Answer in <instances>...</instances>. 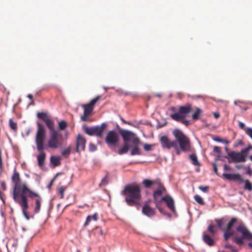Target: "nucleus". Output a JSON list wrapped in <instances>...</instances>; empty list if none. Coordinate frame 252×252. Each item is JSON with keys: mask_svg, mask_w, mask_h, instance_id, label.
<instances>
[{"mask_svg": "<svg viewBox=\"0 0 252 252\" xmlns=\"http://www.w3.org/2000/svg\"><path fill=\"white\" fill-rule=\"evenodd\" d=\"M105 140L109 147H117L119 142V135L115 131L111 130L107 133Z\"/></svg>", "mask_w": 252, "mask_h": 252, "instance_id": "obj_10", "label": "nucleus"}, {"mask_svg": "<svg viewBox=\"0 0 252 252\" xmlns=\"http://www.w3.org/2000/svg\"><path fill=\"white\" fill-rule=\"evenodd\" d=\"M244 183V189L245 190H248L249 191H252V184L248 180H244L243 182Z\"/></svg>", "mask_w": 252, "mask_h": 252, "instance_id": "obj_29", "label": "nucleus"}, {"mask_svg": "<svg viewBox=\"0 0 252 252\" xmlns=\"http://www.w3.org/2000/svg\"><path fill=\"white\" fill-rule=\"evenodd\" d=\"M175 150H176L177 154V155H180V151H179V149H178V148L177 149H175Z\"/></svg>", "mask_w": 252, "mask_h": 252, "instance_id": "obj_63", "label": "nucleus"}, {"mask_svg": "<svg viewBox=\"0 0 252 252\" xmlns=\"http://www.w3.org/2000/svg\"><path fill=\"white\" fill-rule=\"evenodd\" d=\"M98 219V215L96 213H94L93 215H89L87 218L86 221L84 224V226L86 227L88 225L91 220L96 221Z\"/></svg>", "mask_w": 252, "mask_h": 252, "instance_id": "obj_24", "label": "nucleus"}, {"mask_svg": "<svg viewBox=\"0 0 252 252\" xmlns=\"http://www.w3.org/2000/svg\"><path fill=\"white\" fill-rule=\"evenodd\" d=\"M107 176L104 177L101 181V185H105L107 184Z\"/></svg>", "mask_w": 252, "mask_h": 252, "instance_id": "obj_53", "label": "nucleus"}, {"mask_svg": "<svg viewBox=\"0 0 252 252\" xmlns=\"http://www.w3.org/2000/svg\"><path fill=\"white\" fill-rule=\"evenodd\" d=\"M50 163L53 167L58 166L61 165V159L60 157L52 156L50 157Z\"/></svg>", "mask_w": 252, "mask_h": 252, "instance_id": "obj_22", "label": "nucleus"}, {"mask_svg": "<svg viewBox=\"0 0 252 252\" xmlns=\"http://www.w3.org/2000/svg\"><path fill=\"white\" fill-rule=\"evenodd\" d=\"M66 187L62 186L58 188V194L60 195L61 198H63L64 197V192L65 190L66 189Z\"/></svg>", "mask_w": 252, "mask_h": 252, "instance_id": "obj_34", "label": "nucleus"}, {"mask_svg": "<svg viewBox=\"0 0 252 252\" xmlns=\"http://www.w3.org/2000/svg\"><path fill=\"white\" fill-rule=\"evenodd\" d=\"M44 122H45L46 126L48 127V128L50 130V133H52V132H53V131H58V130H56L55 129L54 122L51 119L48 118L46 120H45Z\"/></svg>", "mask_w": 252, "mask_h": 252, "instance_id": "obj_23", "label": "nucleus"}, {"mask_svg": "<svg viewBox=\"0 0 252 252\" xmlns=\"http://www.w3.org/2000/svg\"><path fill=\"white\" fill-rule=\"evenodd\" d=\"M154 145L145 144L143 146V148L146 151H151L153 150L152 147Z\"/></svg>", "mask_w": 252, "mask_h": 252, "instance_id": "obj_42", "label": "nucleus"}, {"mask_svg": "<svg viewBox=\"0 0 252 252\" xmlns=\"http://www.w3.org/2000/svg\"><path fill=\"white\" fill-rule=\"evenodd\" d=\"M28 98H29L31 100H32V98H33V96H32V94H28Z\"/></svg>", "mask_w": 252, "mask_h": 252, "instance_id": "obj_62", "label": "nucleus"}, {"mask_svg": "<svg viewBox=\"0 0 252 252\" xmlns=\"http://www.w3.org/2000/svg\"><path fill=\"white\" fill-rule=\"evenodd\" d=\"M246 133L252 139V128L251 127H247L245 129Z\"/></svg>", "mask_w": 252, "mask_h": 252, "instance_id": "obj_44", "label": "nucleus"}, {"mask_svg": "<svg viewBox=\"0 0 252 252\" xmlns=\"http://www.w3.org/2000/svg\"><path fill=\"white\" fill-rule=\"evenodd\" d=\"M43 150L38 151L39 155L37 156L38 165L40 167H42L44 165V161L46 158V154Z\"/></svg>", "mask_w": 252, "mask_h": 252, "instance_id": "obj_20", "label": "nucleus"}, {"mask_svg": "<svg viewBox=\"0 0 252 252\" xmlns=\"http://www.w3.org/2000/svg\"><path fill=\"white\" fill-rule=\"evenodd\" d=\"M214 116L216 119H218L220 117V114L218 113H215Z\"/></svg>", "mask_w": 252, "mask_h": 252, "instance_id": "obj_57", "label": "nucleus"}, {"mask_svg": "<svg viewBox=\"0 0 252 252\" xmlns=\"http://www.w3.org/2000/svg\"><path fill=\"white\" fill-rule=\"evenodd\" d=\"M251 240H252V238L251 239ZM248 245L250 247L252 248V242H251V243H249L248 244Z\"/></svg>", "mask_w": 252, "mask_h": 252, "instance_id": "obj_64", "label": "nucleus"}, {"mask_svg": "<svg viewBox=\"0 0 252 252\" xmlns=\"http://www.w3.org/2000/svg\"><path fill=\"white\" fill-rule=\"evenodd\" d=\"M95 230L97 231V233L99 235H100L101 236H102L103 235V232L101 228H100L99 227H96L95 228Z\"/></svg>", "mask_w": 252, "mask_h": 252, "instance_id": "obj_50", "label": "nucleus"}, {"mask_svg": "<svg viewBox=\"0 0 252 252\" xmlns=\"http://www.w3.org/2000/svg\"><path fill=\"white\" fill-rule=\"evenodd\" d=\"M71 148L70 146L68 147L66 149L63 150L62 152V155L65 157H68L71 153Z\"/></svg>", "mask_w": 252, "mask_h": 252, "instance_id": "obj_36", "label": "nucleus"}, {"mask_svg": "<svg viewBox=\"0 0 252 252\" xmlns=\"http://www.w3.org/2000/svg\"><path fill=\"white\" fill-rule=\"evenodd\" d=\"M225 151H226V153H227V155H228V153H231V152H229V150H228V148L227 147H226L225 148ZM226 158H228V157H226Z\"/></svg>", "mask_w": 252, "mask_h": 252, "instance_id": "obj_61", "label": "nucleus"}, {"mask_svg": "<svg viewBox=\"0 0 252 252\" xmlns=\"http://www.w3.org/2000/svg\"><path fill=\"white\" fill-rule=\"evenodd\" d=\"M237 221V219L235 218H233L231 219V220L228 222L227 225L226 229L231 230V228L234 224V223Z\"/></svg>", "mask_w": 252, "mask_h": 252, "instance_id": "obj_35", "label": "nucleus"}, {"mask_svg": "<svg viewBox=\"0 0 252 252\" xmlns=\"http://www.w3.org/2000/svg\"><path fill=\"white\" fill-rule=\"evenodd\" d=\"M193 111L192 105L187 103L185 105L180 106L179 107L178 112L170 114V117L174 121L180 122L186 126L190 124L189 121L186 118L187 115Z\"/></svg>", "mask_w": 252, "mask_h": 252, "instance_id": "obj_3", "label": "nucleus"}, {"mask_svg": "<svg viewBox=\"0 0 252 252\" xmlns=\"http://www.w3.org/2000/svg\"><path fill=\"white\" fill-rule=\"evenodd\" d=\"M11 180L14 185L13 189V198L21 207L24 217L29 220L30 216L28 213L29 208L28 198L35 199L34 212L37 214L40 211L42 197L37 192L30 189L26 183L21 181L20 174L16 169L14 170Z\"/></svg>", "mask_w": 252, "mask_h": 252, "instance_id": "obj_1", "label": "nucleus"}, {"mask_svg": "<svg viewBox=\"0 0 252 252\" xmlns=\"http://www.w3.org/2000/svg\"><path fill=\"white\" fill-rule=\"evenodd\" d=\"M100 98V95H97L89 103L82 105V107L84 108L83 115L81 117L82 121L86 122L88 121V117L92 114L95 104Z\"/></svg>", "mask_w": 252, "mask_h": 252, "instance_id": "obj_8", "label": "nucleus"}, {"mask_svg": "<svg viewBox=\"0 0 252 252\" xmlns=\"http://www.w3.org/2000/svg\"><path fill=\"white\" fill-rule=\"evenodd\" d=\"M142 213L149 218L154 217L156 214L155 208H152L149 204H145L142 208Z\"/></svg>", "mask_w": 252, "mask_h": 252, "instance_id": "obj_18", "label": "nucleus"}, {"mask_svg": "<svg viewBox=\"0 0 252 252\" xmlns=\"http://www.w3.org/2000/svg\"><path fill=\"white\" fill-rule=\"evenodd\" d=\"M62 135L59 131L50 133V137L48 140V147L50 149H56L60 148L62 143L61 140Z\"/></svg>", "mask_w": 252, "mask_h": 252, "instance_id": "obj_7", "label": "nucleus"}, {"mask_svg": "<svg viewBox=\"0 0 252 252\" xmlns=\"http://www.w3.org/2000/svg\"><path fill=\"white\" fill-rule=\"evenodd\" d=\"M129 147L128 143H124V146L119 149L118 153L119 155H123L126 153L128 151Z\"/></svg>", "mask_w": 252, "mask_h": 252, "instance_id": "obj_28", "label": "nucleus"}, {"mask_svg": "<svg viewBox=\"0 0 252 252\" xmlns=\"http://www.w3.org/2000/svg\"><path fill=\"white\" fill-rule=\"evenodd\" d=\"M37 116L38 118L42 120L44 122L48 118V117L47 116L46 113L44 112L38 113L37 114Z\"/></svg>", "mask_w": 252, "mask_h": 252, "instance_id": "obj_40", "label": "nucleus"}, {"mask_svg": "<svg viewBox=\"0 0 252 252\" xmlns=\"http://www.w3.org/2000/svg\"><path fill=\"white\" fill-rule=\"evenodd\" d=\"M122 194L125 196V201L128 205L135 206L138 208L141 198V188L139 185H126L122 191Z\"/></svg>", "mask_w": 252, "mask_h": 252, "instance_id": "obj_2", "label": "nucleus"}, {"mask_svg": "<svg viewBox=\"0 0 252 252\" xmlns=\"http://www.w3.org/2000/svg\"><path fill=\"white\" fill-rule=\"evenodd\" d=\"M96 149V147L93 143H90L89 144V150L91 151H94Z\"/></svg>", "mask_w": 252, "mask_h": 252, "instance_id": "obj_49", "label": "nucleus"}, {"mask_svg": "<svg viewBox=\"0 0 252 252\" xmlns=\"http://www.w3.org/2000/svg\"><path fill=\"white\" fill-rule=\"evenodd\" d=\"M243 144V142L241 139H238L234 144V147H236L239 145H242Z\"/></svg>", "mask_w": 252, "mask_h": 252, "instance_id": "obj_46", "label": "nucleus"}, {"mask_svg": "<svg viewBox=\"0 0 252 252\" xmlns=\"http://www.w3.org/2000/svg\"><path fill=\"white\" fill-rule=\"evenodd\" d=\"M140 143V140H138L136 143H133L132 147V149L131 150V155L132 156L134 155H140L141 154L140 149L138 147Z\"/></svg>", "mask_w": 252, "mask_h": 252, "instance_id": "obj_21", "label": "nucleus"}, {"mask_svg": "<svg viewBox=\"0 0 252 252\" xmlns=\"http://www.w3.org/2000/svg\"><path fill=\"white\" fill-rule=\"evenodd\" d=\"M0 185H1L2 189L3 190H5L7 189L5 183L4 181H1V182H0Z\"/></svg>", "mask_w": 252, "mask_h": 252, "instance_id": "obj_51", "label": "nucleus"}, {"mask_svg": "<svg viewBox=\"0 0 252 252\" xmlns=\"http://www.w3.org/2000/svg\"><path fill=\"white\" fill-rule=\"evenodd\" d=\"M202 113V111L198 107L195 108L194 113L192 115V119L193 120H197L200 118V115Z\"/></svg>", "mask_w": 252, "mask_h": 252, "instance_id": "obj_27", "label": "nucleus"}, {"mask_svg": "<svg viewBox=\"0 0 252 252\" xmlns=\"http://www.w3.org/2000/svg\"><path fill=\"white\" fill-rule=\"evenodd\" d=\"M198 188L203 192H206L208 190L209 187V186H199Z\"/></svg>", "mask_w": 252, "mask_h": 252, "instance_id": "obj_47", "label": "nucleus"}, {"mask_svg": "<svg viewBox=\"0 0 252 252\" xmlns=\"http://www.w3.org/2000/svg\"><path fill=\"white\" fill-rule=\"evenodd\" d=\"M237 230L242 234V236H237L234 238L233 241L236 244L241 245L244 243V239L251 240L252 238V233L249 231L244 224L239 225L237 228Z\"/></svg>", "mask_w": 252, "mask_h": 252, "instance_id": "obj_6", "label": "nucleus"}, {"mask_svg": "<svg viewBox=\"0 0 252 252\" xmlns=\"http://www.w3.org/2000/svg\"><path fill=\"white\" fill-rule=\"evenodd\" d=\"M59 126L60 129L64 130L67 126V124L65 121H62L59 123Z\"/></svg>", "mask_w": 252, "mask_h": 252, "instance_id": "obj_41", "label": "nucleus"}, {"mask_svg": "<svg viewBox=\"0 0 252 252\" xmlns=\"http://www.w3.org/2000/svg\"><path fill=\"white\" fill-rule=\"evenodd\" d=\"M158 189L156 190L153 192V198L154 203L160 202L161 201H158V198L159 196L161 195V194L165 191H166V189L163 185V184L160 182H158Z\"/></svg>", "mask_w": 252, "mask_h": 252, "instance_id": "obj_16", "label": "nucleus"}, {"mask_svg": "<svg viewBox=\"0 0 252 252\" xmlns=\"http://www.w3.org/2000/svg\"><path fill=\"white\" fill-rule=\"evenodd\" d=\"M223 142H222V143H224L226 144V145H228L229 143V142L227 140H226V139H223Z\"/></svg>", "mask_w": 252, "mask_h": 252, "instance_id": "obj_60", "label": "nucleus"}, {"mask_svg": "<svg viewBox=\"0 0 252 252\" xmlns=\"http://www.w3.org/2000/svg\"><path fill=\"white\" fill-rule=\"evenodd\" d=\"M56 176L50 182V184L49 185V187H51L52 184H53V183L54 182V180H55V178H56Z\"/></svg>", "mask_w": 252, "mask_h": 252, "instance_id": "obj_58", "label": "nucleus"}, {"mask_svg": "<svg viewBox=\"0 0 252 252\" xmlns=\"http://www.w3.org/2000/svg\"><path fill=\"white\" fill-rule=\"evenodd\" d=\"M214 228L215 226L212 224L209 225L208 227V230L212 236H214L217 233V230Z\"/></svg>", "mask_w": 252, "mask_h": 252, "instance_id": "obj_39", "label": "nucleus"}, {"mask_svg": "<svg viewBox=\"0 0 252 252\" xmlns=\"http://www.w3.org/2000/svg\"><path fill=\"white\" fill-rule=\"evenodd\" d=\"M246 174L249 175V176H251L252 175V169L250 167L248 166L246 167Z\"/></svg>", "mask_w": 252, "mask_h": 252, "instance_id": "obj_48", "label": "nucleus"}, {"mask_svg": "<svg viewBox=\"0 0 252 252\" xmlns=\"http://www.w3.org/2000/svg\"><path fill=\"white\" fill-rule=\"evenodd\" d=\"M224 169L225 170H230V167L229 166H228V165H227V164H224Z\"/></svg>", "mask_w": 252, "mask_h": 252, "instance_id": "obj_55", "label": "nucleus"}, {"mask_svg": "<svg viewBox=\"0 0 252 252\" xmlns=\"http://www.w3.org/2000/svg\"><path fill=\"white\" fill-rule=\"evenodd\" d=\"M250 150H252V145L251 144L240 151L241 155L244 158V159H245V161L247 160V158L249 154Z\"/></svg>", "mask_w": 252, "mask_h": 252, "instance_id": "obj_26", "label": "nucleus"}, {"mask_svg": "<svg viewBox=\"0 0 252 252\" xmlns=\"http://www.w3.org/2000/svg\"><path fill=\"white\" fill-rule=\"evenodd\" d=\"M213 139H214V141L218 142H221H221H223V139L220 138L219 137H215Z\"/></svg>", "mask_w": 252, "mask_h": 252, "instance_id": "obj_54", "label": "nucleus"}, {"mask_svg": "<svg viewBox=\"0 0 252 252\" xmlns=\"http://www.w3.org/2000/svg\"><path fill=\"white\" fill-rule=\"evenodd\" d=\"M202 240L204 243L209 246L212 247L215 245L216 241L214 239V236L204 232L202 235Z\"/></svg>", "mask_w": 252, "mask_h": 252, "instance_id": "obj_17", "label": "nucleus"}, {"mask_svg": "<svg viewBox=\"0 0 252 252\" xmlns=\"http://www.w3.org/2000/svg\"><path fill=\"white\" fill-rule=\"evenodd\" d=\"M160 181L158 180L156 181H152L149 179H144L143 181V184L146 188H150L154 184H158V182Z\"/></svg>", "mask_w": 252, "mask_h": 252, "instance_id": "obj_25", "label": "nucleus"}, {"mask_svg": "<svg viewBox=\"0 0 252 252\" xmlns=\"http://www.w3.org/2000/svg\"><path fill=\"white\" fill-rule=\"evenodd\" d=\"M159 142L163 149H170L171 148L178 149L177 142L170 140L166 135L161 136L159 138Z\"/></svg>", "mask_w": 252, "mask_h": 252, "instance_id": "obj_11", "label": "nucleus"}, {"mask_svg": "<svg viewBox=\"0 0 252 252\" xmlns=\"http://www.w3.org/2000/svg\"><path fill=\"white\" fill-rule=\"evenodd\" d=\"M190 159L191 160L192 163L196 166H199L200 164L198 161L197 158L195 154H191L189 156Z\"/></svg>", "mask_w": 252, "mask_h": 252, "instance_id": "obj_31", "label": "nucleus"}, {"mask_svg": "<svg viewBox=\"0 0 252 252\" xmlns=\"http://www.w3.org/2000/svg\"><path fill=\"white\" fill-rule=\"evenodd\" d=\"M233 234V231L231 230L226 229L223 234L224 239L225 241H227L229 237Z\"/></svg>", "mask_w": 252, "mask_h": 252, "instance_id": "obj_33", "label": "nucleus"}, {"mask_svg": "<svg viewBox=\"0 0 252 252\" xmlns=\"http://www.w3.org/2000/svg\"><path fill=\"white\" fill-rule=\"evenodd\" d=\"M124 143H128L131 141L132 143H136L139 139L133 133L127 130L124 131L121 133Z\"/></svg>", "mask_w": 252, "mask_h": 252, "instance_id": "obj_14", "label": "nucleus"}, {"mask_svg": "<svg viewBox=\"0 0 252 252\" xmlns=\"http://www.w3.org/2000/svg\"><path fill=\"white\" fill-rule=\"evenodd\" d=\"M9 125L10 127L14 131H16L18 128L17 124L16 122H14L12 119L9 120Z\"/></svg>", "mask_w": 252, "mask_h": 252, "instance_id": "obj_32", "label": "nucleus"}, {"mask_svg": "<svg viewBox=\"0 0 252 252\" xmlns=\"http://www.w3.org/2000/svg\"><path fill=\"white\" fill-rule=\"evenodd\" d=\"M7 245H9L15 249L18 245V239L15 238H12L8 240Z\"/></svg>", "mask_w": 252, "mask_h": 252, "instance_id": "obj_30", "label": "nucleus"}, {"mask_svg": "<svg viewBox=\"0 0 252 252\" xmlns=\"http://www.w3.org/2000/svg\"><path fill=\"white\" fill-rule=\"evenodd\" d=\"M223 176L227 180L230 181H238L240 183H243L244 179L243 177L239 174H227L223 173Z\"/></svg>", "mask_w": 252, "mask_h": 252, "instance_id": "obj_19", "label": "nucleus"}, {"mask_svg": "<svg viewBox=\"0 0 252 252\" xmlns=\"http://www.w3.org/2000/svg\"><path fill=\"white\" fill-rule=\"evenodd\" d=\"M215 221L217 222L218 227L221 230H223L222 225L225 223L226 220L222 218L221 219L216 220Z\"/></svg>", "mask_w": 252, "mask_h": 252, "instance_id": "obj_37", "label": "nucleus"}, {"mask_svg": "<svg viewBox=\"0 0 252 252\" xmlns=\"http://www.w3.org/2000/svg\"><path fill=\"white\" fill-rule=\"evenodd\" d=\"M228 158H230V160H228L229 163L245 162V159H244V158L242 156L240 152L232 151L231 153H228Z\"/></svg>", "mask_w": 252, "mask_h": 252, "instance_id": "obj_13", "label": "nucleus"}, {"mask_svg": "<svg viewBox=\"0 0 252 252\" xmlns=\"http://www.w3.org/2000/svg\"><path fill=\"white\" fill-rule=\"evenodd\" d=\"M160 201H164L166 203L168 209L173 213H176V211L175 206V202L173 199L169 195H166L162 197Z\"/></svg>", "mask_w": 252, "mask_h": 252, "instance_id": "obj_15", "label": "nucleus"}, {"mask_svg": "<svg viewBox=\"0 0 252 252\" xmlns=\"http://www.w3.org/2000/svg\"><path fill=\"white\" fill-rule=\"evenodd\" d=\"M86 139L84 136L80 134H78L76 136V152L80 153L83 151L86 148Z\"/></svg>", "mask_w": 252, "mask_h": 252, "instance_id": "obj_12", "label": "nucleus"}, {"mask_svg": "<svg viewBox=\"0 0 252 252\" xmlns=\"http://www.w3.org/2000/svg\"><path fill=\"white\" fill-rule=\"evenodd\" d=\"M214 170L216 174H218V169L216 164L214 165Z\"/></svg>", "mask_w": 252, "mask_h": 252, "instance_id": "obj_56", "label": "nucleus"}, {"mask_svg": "<svg viewBox=\"0 0 252 252\" xmlns=\"http://www.w3.org/2000/svg\"><path fill=\"white\" fill-rule=\"evenodd\" d=\"M159 203H160V202H158V203L156 202L155 203V204L156 207L159 210L160 213L163 215V214H164V213H165L166 211H165L160 206Z\"/></svg>", "mask_w": 252, "mask_h": 252, "instance_id": "obj_43", "label": "nucleus"}, {"mask_svg": "<svg viewBox=\"0 0 252 252\" xmlns=\"http://www.w3.org/2000/svg\"><path fill=\"white\" fill-rule=\"evenodd\" d=\"M239 127L242 129H244L246 128H245V125L244 124V123L241 122H239Z\"/></svg>", "mask_w": 252, "mask_h": 252, "instance_id": "obj_52", "label": "nucleus"}, {"mask_svg": "<svg viewBox=\"0 0 252 252\" xmlns=\"http://www.w3.org/2000/svg\"><path fill=\"white\" fill-rule=\"evenodd\" d=\"M194 198L196 202H197L198 204L202 205L204 204L203 199L200 195L196 194L194 195Z\"/></svg>", "mask_w": 252, "mask_h": 252, "instance_id": "obj_38", "label": "nucleus"}, {"mask_svg": "<svg viewBox=\"0 0 252 252\" xmlns=\"http://www.w3.org/2000/svg\"><path fill=\"white\" fill-rule=\"evenodd\" d=\"M213 152L218 153V157H220L221 152L220 148L219 147L215 146L213 148Z\"/></svg>", "mask_w": 252, "mask_h": 252, "instance_id": "obj_45", "label": "nucleus"}, {"mask_svg": "<svg viewBox=\"0 0 252 252\" xmlns=\"http://www.w3.org/2000/svg\"><path fill=\"white\" fill-rule=\"evenodd\" d=\"M177 141L179 143L181 150L186 151L190 148V142L189 138L179 129H175L172 132Z\"/></svg>", "mask_w": 252, "mask_h": 252, "instance_id": "obj_4", "label": "nucleus"}, {"mask_svg": "<svg viewBox=\"0 0 252 252\" xmlns=\"http://www.w3.org/2000/svg\"><path fill=\"white\" fill-rule=\"evenodd\" d=\"M164 216H167L168 218H171V215L170 214H169V213L168 212H165V213H164V214H163Z\"/></svg>", "mask_w": 252, "mask_h": 252, "instance_id": "obj_59", "label": "nucleus"}, {"mask_svg": "<svg viewBox=\"0 0 252 252\" xmlns=\"http://www.w3.org/2000/svg\"><path fill=\"white\" fill-rule=\"evenodd\" d=\"M107 125L103 123L100 126H96L92 127H86L85 132L89 135H95L97 137H101L104 129L106 127Z\"/></svg>", "mask_w": 252, "mask_h": 252, "instance_id": "obj_9", "label": "nucleus"}, {"mask_svg": "<svg viewBox=\"0 0 252 252\" xmlns=\"http://www.w3.org/2000/svg\"><path fill=\"white\" fill-rule=\"evenodd\" d=\"M37 130L35 136V142L38 151L43 150V144L46 138L45 128L44 126L39 123H37Z\"/></svg>", "mask_w": 252, "mask_h": 252, "instance_id": "obj_5", "label": "nucleus"}]
</instances>
